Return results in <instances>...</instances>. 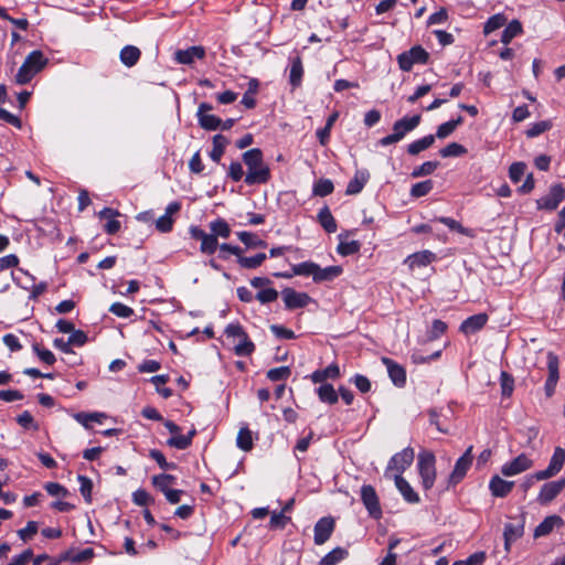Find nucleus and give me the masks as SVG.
I'll use <instances>...</instances> for the list:
<instances>
[{
	"label": "nucleus",
	"instance_id": "f257e3e1",
	"mask_svg": "<svg viewBox=\"0 0 565 565\" xmlns=\"http://www.w3.org/2000/svg\"><path fill=\"white\" fill-rule=\"evenodd\" d=\"M210 233L196 225L189 228L191 238L200 241V252L204 255H213L218 247V237L228 238L232 230L230 224L224 218H216L209 224Z\"/></svg>",
	"mask_w": 565,
	"mask_h": 565
},
{
	"label": "nucleus",
	"instance_id": "f03ea898",
	"mask_svg": "<svg viewBox=\"0 0 565 565\" xmlns=\"http://www.w3.org/2000/svg\"><path fill=\"white\" fill-rule=\"evenodd\" d=\"M242 160L247 167L244 182L247 185L266 184L271 178L268 164L264 161V153L259 148H253L242 154Z\"/></svg>",
	"mask_w": 565,
	"mask_h": 565
},
{
	"label": "nucleus",
	"instance_id": "7ed1b4c3",
	"mask_svg": "<svg viewBox=\"0 0 565 565\" xmlns=\"http://www.w3.org/2000/svg\"><path fill=\"white\" fill-rule=\"evenodd\" d=\"M47 63L49 58L44 56L42 51L34 50L30 52L15 74V83L19 85L30 83L32 78L47 65Z\"/></svg>",
	"mask_w": 565,
	"mask_h": 565
},
{
	"label": "nucleus",
	"instance_id": "20e7f679",
	"mask_svg": "<svg viewBox=\"0 0 565 565\" xmlns=\"http://www.w3.org/2000/svg\"><path fill=\"white\" fill-rule=\"evenodd\" d=\"M422 116L419 114L413 116H404L396 120L393 125L392 134L381 138L377 143L386 147L403 140L407 134L412 132L420 124Z\"/></svg>",
	"mask_w": 565,
	"mask_h": 565
},
{
	"label": "nucleus",
	"instance_id": "39448f33",
	"mask_svg": "<svg viewBox=\"0 0 565 565\" xmlns=\"http://www.w3.org/2000/svg\"><path fill=\"white\" fill-rule=\"evenodd\" d=\"M418 473L422 479V486L425 490H430L436 480V457L431 451L424 450L417 458Z\"/></svg>",
	"mask_w": 565,
	"mask_h": 565
},
{
	"label": "nucleus",
	"instance_id": "423d86ee",
	"mask_svg": "<svg viewBox=\"0 0 565 565\" xmlns=\"http://www.w3.org/2000/svg\"><path fill=\"white\" fill-rule=\"evenodd\" d=\"M428 61L429 53L422 45H415L397 55V63L403 72H411L415 64L425 65Z\"/></svg>",
	"mask_w": 565,
	"mask_h": 565
},
{
	"label": "nucleus",
	"instance_id": "0eeeda50",
	"mask_svg": "<svg viewBox=\"0 0 565 565\" xmlns=\"http://www.w3.org/2000/svg\"><path fill=\"white\" fill-rule=\"evenodd\" d=\"M472 448V446H469L462 456L457 459L455 467L448 477L447 488L457 486L466 477L473 459Z\"/></svg>",
	"mask_w": 565,
	"mask_h": 565
},
{
	"label": "nucleus",
	"instance_id": "6e6552de",
	"mask_svg": "<svg viewBox=\"0 0 565 565\" xmlns=\"http://www.w3.org/2000/svg\"><path fill=\"white\" fill-rule=\"evenodd\" d=\"M414 457L415 452L412 447H406L402 451L395 454L387 463L385 476L388 477L391 471H395V475L402 476V473L413 463Z\"/></svg>",
	"mask_w": 565,
	"mask_h": 565
},
{
	"label": "nucleus",
	"instance_id": "1a4fd4ad",
	"mask_svg": "<svg viewBox=\"0 0 565 565\" xmlns=\"http://www.w3.org/2000/svg\"><path fill=\"white\" fill-rule=\"evenodd\" d=\"M565 200V188L562 183L553 184L547 194L536 200L539 210L554 211Z\"/></svg>",
	"mask_w": 565,
	"mask_h": 565
},
{
	"label": "nucleus",
	"instance_id": "9d476101",
	"mask_svg": "<svg viewBox=\"0 0 565 565\" xmlns=\"http://www.w3.org/2000/svg\"><path fill=\"white\" fill-rule=\"evenodd\" d=\"M548 375L545 381L544 391L546 397H552L555 393L557 382L559 380V360L558 356L550 351L546 354Z\"/></svg>",
	"mask_w": 565,
	"mask_h": 565
},
{
	"label": "nucleus",
	"instance_id": "9b49d317",
	"mask_svg": "<svg viewBox=\"0 0 565 565\" xmlns=\"http://www.w3.org/2000/svg\"><path fill=\"white\" fill-rule=\"evenodd\" d=\"M361 500L371 518L379 520L382 518V509L377 493L373 486L364 484L361 488Z\"/></svg>",
	"mask_w": 565,
	"mask_h": 565
},
{
	"label": "nucleus",
	"instance_id": "f8f14e48",
	"mask_svg": "<svg viewBox=\"0 0 565 565\" xmlns=\"http://www.w3.org/2000/svg\"><path fill=\"white\" fill-rule=\"evenodd\" d=\"M281 296L288 310L305 308L312 301V298L307 292H299L290 287L284 288Z\"/></svg>",
	"mask_w": 565,
	"mask_h": 565
},
{
	"label": "nucleus",
	"instance_id": "ddd939ff",
	"mask_svg": "<svg viewBox=\"0 0 565 565\" xmlns=\"http://www.w3.org/2000/svg\"><path fill=\"white\" fill-rule=\"evenodd\" d=\"M335 529V521L332 516L319 519L313 527V542L316 545L324 544L332 535Z\"/></svg>",
	"mask_w": 565,
	"mask_h": 565
},
{
	"label": "nucleus",
	"instance_id": "4468645a",
	"mask_svg": "<svg viewBox=\"0 0 565 565\" xmlns=\"http://www.w3.org/2000/svg\"><path fill=\"white\" fill-rule=\"evenodd\" d=\"M565 463V449L556 447L546 469L537 471V478L550 479L556 476L564 467Z\"/></svg>",
	"mask_w": 565,
	"mask_h": 565
},
{
	"label": "nucleus",
	"instance_id": "2eb2a0df",
	"mask_svg": "<svg viewBox=\"0 0 565 565\" xmlns=\"http://www.w3.org/2000/svg\"><path fill=\"white\" fill-rule=\"evenodd\" d=\"M532 466L533 461L525 454H521L513 460L504 463L501 468V472L505 477H512L526 471Z\"/></svg>",
	"mask_w": 565,
	"mask_h": 565
},
{
	"label": "nucleus",
	"instance_id": "dca6fc26",
	"mask_svg": "<svg viewBox=\"0 0 565 565\" xmlns=\"http://www.w3.org/2000/svg\"><path fill=\"white\" fill-rule=\"evenodd\" d=\"M524 524H525V515L522 513V515L516 520L515 523H507L504 525V547L507 551L510 550V545L523 536L524 534Z\"/></svg>",
	"mask_w": 565,
	"mask_h": 565
},
{
	"label": "nucleus",
	"instance_id": "f3484780",
	"mask_svg": "<svg viewBox=\"0 0 565 565\" xmlns=\"http://www.w3.org/2000/svg\"><path fill=\"white\" fill-rule=\"evenodd\" d=\"M565 488V479L546 482L542 486L537 495V501L541 504H547L553 501Z\"/></svg>",
	"mask_w": 565,
	"mask_h": 565
},
{
	"label": "nucleus",
	"instance_id": "a211bd4d",
	"mask_svg": "<svg viewBox=\"0 0 565 565\" xmlns=\"http://www.w3.org/2000/svg\"><path fill=\"white\" fill-rule=\"evenodd\" d=\"M382 363L386 366L388 376L393 384L397 387L406 385V370L401 364L390 358H382Z\"/></svg>",
	"mask_w": 565,
	"mask_h": 565
},
{
	"label": "nucleus",
	"instance_id": "6ab92c4d",
	"mask_svg": "<svg viewBox=\"0 0 565 565\" xmlns=\"http://www.w3.org/2000/svg\"><path fill=\"white\" fill-rule=\"evenodd\" d=\"M181 209V204L177 201L171 202L167 209L166 213L160 216L156 221V228L160 233H170L173 228L174 220L172 217L173 214L178 213Z\"/></svg>",
	"mask_w": 565,
	"mask_h": 565
},
{
	"label": "nucleus",
	"instance_id": "aec40b11",
	"mask_svg": "<svg viewBox=\"0 0 565 565\" xmlns=\"http://www.w3.org/2000/svg\"><path fill=\"white\" fill-rule=\"evenodd\" d=\"M205 56V50L203 46L193 45L186 50H178L174 53V60L179 64L190 65L195 60H202Z\"/></svg>",
	"mask_w": 565,
	"mask_h": 565
},
{
	"label": "nucleus",
	"instance_id": "412c9836",
	"mask_svg": "<svg viewBox=\"0 0 565 565\" xmlns=\"http://www.w3.org/2000/svg\"><path fill=\"white\" fill-rule=\"evenodd\" d=\"M488 319V315L483 312L470 316L461 322L459 330L465 334L476 333L487 324Z\"/></svg>",
	"mask_w": 565,
	"mask_h": 565
},
{
	"label": "nucleus",
	"instance_id": "4be33fe9",
	"mask_svg": "<svg viewBox=\"0 0 565 565\" xmlns=\"http://www.w3.org/2000/svg\"><path fill=\"white\" fill-rule=\"evenodd\" d=\"M290 62V71H289V84L292 89H296L301 86L302 77H303V65L302 58L299 54L289 57Z\"/></svg>",
	"mask_w": 565,
	"mask_h": 565
},
{
	"label": "nucleus",
	"instance_id": "5701e85b",
	"mask_svg": "<svg viewBox=\"0 0 565 565\" xmlns=\"http://www.w3.org/2000/svg\"><path fill=\"white\" fill-rule=\"evenodd\" d=\"M513 487V481H507L498 475L493 476L489 482V490L495 498H505L512 491Z\"/></svg>",
	"mask_w": 565,
	"mask_h": 565
},
{
	"label": "nucleus",
	"instance_id": "b1692460",
	"mask_svg": "<svg viewBox=\"0 0 565 565\" xmlns=\"http://www.w3.org/2000/svg\"><path fill=\"white\" fill-rule=\"evenodd\" d=\"M435 260L436 254L430 250H420L407 256L405 264L409 269H414L415 267H426Z\"/></svg>",
	"mask_w": 565,
	"mask_h": 565
},
{
	"label": "nucleus",
	"instance_id": "393cba45",
	"mask_svg": "<svg viewBox=\"0 0 565 565\" xmlns=\"http://www.w3.org/2000/svg\"><path fill=\"white\" fill-rule=\"evenodd\" d=\"M395 486L404 500L408 503H418L420 501L418 493L412 488L409 482L399 475H394Z\"/></svg>",
	"mask_w": 565,
	"mask_h": 565
},
{
	"label": "nucleus",
	"instance_id": "a878e982",
	"mask_svg": "<svg viewBox=\"0 0 565 565\" xmlns=\"http://www.w3.org/2000/svg\"><path fill=\"white\" fill-rule=\"evenodd\" d=\"M564 525V521L559 515L546 516L534 530V537L548 535L555 527Z\"/></svg>",
	"mask_w": 565,
	"mask_h": 565
},
{
	"label": "nucleus",
	"instance_id": "bb28decb",
	"mask_svg": "<svg viewBox=\"0 0 565 565\" xmlns=\"http://www.w3.org/2000/svg\"><path fill=\"white\" fill-rule=\"evenodd\" d=\"M370 179V173L367 170H358L354 177L349 181L345 190L347 195H355L359 194Z\"/></svg>",
	"mask_w": 565,
	"mask_h": 565
},
{
	"label": "nucleus",
	"instance_id": "cd10ccee",
	"mask_svg": "<svg viewBox=\"0 0 565 565\" xmlns=\"http://www.w3.org/2000/svg\"><path fill=\"white\" fill-rule=\"evenodd\" d=\"M341 376L340 367L337 363H331L326 369L316 370L311 373L310 380L315 383H324L326 380H337Z\"/></svg>",
	"mask_w": 565,
	"mask_h": 565
},
{
	"label": "nucleus",
	"instance_id": "c85d7f7f",
	"mask_svg": "<svg viewBox=\"0 0 565 565\" xmlns=\"http://www.w3.org/2000/svg\"><path fill=\"white\" fill-rule=\"evenodd\" d=\"M343 269L341 266H328L326 268H321L318 265V269L313 275V281L317 284L323 281H332L338 278L342 274Z\"/></svg>",
	"mask_w": 565,
	"mask_h": 565
},
{
	"label": "nucleus",
	"instance_id": "c756f323",
	"mask_svg": "<svg viewBox=\"0 0 565 565\" xmlns=\"http://www.w3.org/2000/svg\"><path fill=\"white\" fill-rule=\"evenodd\" d=\"M95 555V552L92 547L84 548L77 553H75L73 550H68L60 555L58 561H70L72 563H83L90 561Z\"/></svg>",
	"mask_w": 565,
	"mask_h": 565
},
{
	"label": "nucleus",
	"instance_id": "7c9ffc66",
	"mask_svg": "<svg viewBox=\"0 0 565 565\" xmlns=\"http://www.w3.org/2000/svg\"><path fill=\"white\" fill-rule=\"evenodd\" d=\"M141 57V51L135 45H126L120 50L119 60L127 66H135Z\"/></svg>",
	"mask_w": 565,
	"mask_h": 565
},
{
	"label": "nucleus",
	"instance_id": "2f4dec72",
	"mask_svg": "<svg viewBox=\"0 0 565 565\" xmlns=\"http://www.w3.org/2000/svg\"><path fill=\"white\" fill-rule=\"evenodd\" d=\"M321 385L316 388V393L319 397V401L329 405H333L339 401V394L334 390L332 384L329 383H320Z\"/></svg>",
	"mask_w": 565,
	"mask_h": 565
},
{
	"label": "nucleus",
	"instance_id": "473e14b6",
	"mask_svg": "<svg viewBox=\"0 0 565 565\" xmlns=\"http://www.w3.org/2000/svg\"><path fill=\"white\" fill-rule=\"evenodd\" d=\"M318 222L323 227L327 233L337 232L338 225L337 222L329 209V206L324 205L318 213Z\"/></svg>",
	"mask_w": 565,
	"mask_h": 565
},
{
	"label": "nucleus",
	"instance_id": "72a5a7b5",
	"mask_svg": "<svg viewBox=\"0 0 565 565\" xmlns=\"http://www.w3.org/2000/svg\"><path fill=\"white\" fill-rule=\"evenodd\" d=\"M435 142L434 135L424 136L420 139L414 140L413 142L407 145V153L411 156H417L422 151L430 148Z\"/></svg>",
	"mask_w": 565,
	"mask_h": 565
},
{
	"label": "nucleus",
	"instance_id": "f704fd0d",
	"mask_svg": "<svg viewBox=\"0 0 565 565\" xmlns=\"http://www.w3.org/2000/svg\"><path fill=\"white\" fill-rule=\"evenodd\" d=\"M227 145H228V139L225 136H223L221 134L215 135L213 137V148L210 151V158L214 162L220 163Z\"/></svg>",
	"mask_w": 565,
	"mask_h": 565
},
{
	"label": "nucleus",
	"instance_id": "c9c22d12",
	"mask_svg": "<svg viewBox=\"0 0 565 565\" xmlns=\"http://www.w3.org/2000/svg\"><path fill=\"white\" fill-rule=\"evenodd\" d=\"M349 556L348 550L343 547H335L326 554L318 563V565H337Z\"/></svg>",
	"mask_w": 565,
	"mask_h": 565
},
{
	"label": "nucleus",
	"instance_id": "e433bc0d",
	"mask_svg": "<svg viewBox=\"0 0 565 565\" xmlns=\"http://www.w3.org/2000/svg\"><path fill=\"white\" fill-rule=\"evenodd\" d=\"M462 122H463V117L458 116L455 119H451L449 121H446V122L439 125L437 128L436 135H434L435 139L436 138H439V139L447 138L457 129L458 126L462 125Z\"/></svg>",
	"mask_w": 565,
	"mask_h": 565
},
{
	"label": "nucleus",
	"instance_id": "4c0bfd02",
	"mask_svg": "<svg viewBox=\"0 0 565 565\" xmlns=\"http://www.w3.org/2000/svg\"><path fill=\"white\" fill-rule=\"evenodd\" d=\"M437 221L444 225H446L449 230L456 231L465 236L468 237H475V231L472 228H468L462 226L458 221L447 217V216H440L437 218Z\"/></svg>",
	"mask_w": 565,
	"mask_h": 565
},
{
	"label": "nucleus",
	"instance_id": "58836bf2",
	"mask_svg": "<svg viewBox=\"0 0 565 565\" xmlns=\"http://www.w3.org/2000/svg\"><path fill=\"white\" fill-rule=\"evenodd\" d=\"M342 238H343V234H340L339 235L340 243L337 247V252L341 256H350V255H354L360 252L362 245L359 241L345 242Z\"/></svg>",
	"mask_w": 565,
	"mask_h": 565
},
{
	"label": "nucleus",
	"instance_id": "ea45409f",
	"mask_svg": "<svg viewBox=\"0 0 565 565\" xmlns=\"http://www.w3.org/2000/svg\"><path fill=\"white\" fill-rule=\"evenodd\" d=\"M522 24L519 20H512L501 34V42L509 44L515 36L522 33Z\"/></svg>",
	"mask_w": 565,
	"mask_h": 565
},
{
	"label": "nucleus",
	"instance_id": "a19ab883",
	"mask_svg": "<svg viewBox=\"0 0 565 565\" xmlns=\"http://www.w3.org/2000/svg\"><path fill=\"white\" fill-rule=\"evenodd\" d=\"M200 127L206 131H214L220 128L222 119L215 115L206 114L198 118Z\"/></svg>",
	"mask_w": 565,
	"mask_h": 565
},
{
	"label": "nucleus",
	"instance_id": "79ce46f5",
	"mask_svg": "<svg viewBox=\"0 0 565 565\" xmlns=\"http://www.w3.org/2000/svg\"><path fill=\"white\" fill-rule=\"evenodd\" d=\"M334 190L333 182L330 179H319L315 184L312 189V193L316 196H327L331 194Z\"/></svg>",
	"mask_w": 565,
	"mask_h": 565
},
{
	"label": "nucleus",
	"instance_id": "37998d69",
	"mask_svg": "<svg viewBox=\"0 0 565 565\" xmlns=\"http://www.w3.org/2000/svg\"><path fill=\"white\" fill-rule=\"evenodd\" d=\"M236 445L244 451H249L253 448L252 431L247 427H242L237 434Z\"/></svg>",
	"mask_w": 565,
	"mask_h": 565
},
{
	"label": "nucleus",
	"instance_id": "c03bdc74",
	"mask_svg": "<svg viewBox=\"0 0 565 565\" xmlns=\"http://www.w3.org/2000/svg\"><path fill=\"white\" fill-rule=\"evenodd\" d=\"M237 237L242 243H244L247 247H266L267 243L264 239H260L256 234L250 232H238Z\"/></svg>",
	"mask_w": 565,
	"mask_h": 565
},
{
	"label": "nucleus",
	"instance_id": "a18cd8bd",
	"mask_svg": "<svg viewBox=\"0 0 565 565\" xmlns=\"http://www.w3.org/2000/svg\"><path fill=\"white\" fill-rule=\"evenodd\" d=\"M177 478L172 475L168 473H161L153 476L151 478V483L153 487H156L159 491H164L170 488L171 484L175 482Z\"/></svg>",
	"mask_w": 565,
	"mask_h": 565
},
{
	"label": "nucleus",
	"instance_id": "49530a36",
	"mask_svg": "<svg viewBox=\"0 0 565 565\" xmlns=\"http://www.w3.org/2000/svg\"><path fill=\"white\" fill-rule=\"evenodd\" d=\"M468 152L467 148L458 142H450L439 150L443 158L460 157Z\"/></svg>",
	"mask_w": 565,
	"mask_h": 565
},
{
	"label": "nucleus",
	"instance_id": "de8ad7c7",
	"mask_svg": "<svg viewBox=\"0 0 565 565\" xmlns=\"http://www.w3.org/2000/svg\"><path fill=\"white\" fill-rule=\"evenodd\" d=\"M255 351V344L249 337L241 338L239 343L234 347V353L237 356H249Z\"/></svg>",
	"mask_w": 565,
	"mask_h": 565
},
{
	"label": "nucleus",
	"instance_id": "09e8293b",
	"mask_svg": "<svg viewBox=\"0 0 565 565\" xmlns=\"http://www.w3.org/2000/svg\"><path fill=\"white\" fill-rule=\"evenodd\" d=\"M294 274L297 276H312L318 269V264L313 262H302L296 265H292Z\"/></svg>",
	"mask_w": 565,
	"mask_h": 565
},
{
	"label": "nucleus",
	"instance_id": "8fccbe9b",
	"mask_svg": "<svg viewBox=\"0 0 565 565\" xmlns=\"http://www.w3.org/2000/svg\"><path fill=\"white\" fill-rule=\"evenodd\" d=\"M553 127L551 120H541L531 125V127L525 131L527 138H534L540 136L541 134L548 131Z\"/></svg>",
	"mask_w": 565,
	"mask_h": 565
},
{
	"label": "nucleus",
	"instance_id": "3c124183",
	"mask_svg": "<svg viewBox=\"0 0 565 565\" xmlns=\"http://www.w3.org/2000/svg\"><path fill=\"white\" fill-rule=\"evenodd\" d=\"M434 188V182L431 180H425L422 182H417L411 188V195L413 198H422L427 195Z\"/></svg>",
	"mask_w": 565,
	"mask_h": 565
},
{
	"label": "nucleus",
	"instance_id": "603ef678",
	"mask_svg": "<svg viewBox=\"0 0 565 565\" xmlns=\"http://www.w3.org/2000/svg\"><path fill=\"white\" fill-rule=\"evenodd\" d=\"M439 166V162L438 161H426L424 163H422L420 166L416 167L411 175L413 178H420V177H425V175H429L431 173H434V171L438 168Z\"/></svg>",
	"mask_w": 565,
	"mask_h": 565
},
{
	"label": "nucleus",
	"instance_id": "864d4df0",
	"mask_svg": "<svg viewBox=\"0 0 565 565\" xmlns=\"http://www.w3.org/2000/svg\"><path fill=\"white\" fill-rule=\"evenodd\" d=\"M291 375L289 366L274 367L267 371V379L271 382L285 381Z\"/></svg>",
	"mask_w": 565,
	"mask_h": 565
},
{
	"label": "nucleus",
	"instance_id": "5fc2aeb1",
	"mask_svg": "<svg viewBox=\"0 0 565 565\" xmlns=\"http://www.w3.org/2000/svg\"><path fill=\"white\" fill-rule=\"evenodd\" d=\"M447 323L443 320L435 319L431 323L430 329L427 332V339L434 341L439 339L447 331Z\"/></svg>",
	"mask_w": 565,
	"mask_h": 565
},
{
	"label": "nucleus",
	"instance_id": "6e6d98bb",
	"mask_svg": "<svg viewBox=\"0 0 565 565\" xmlns=\"http://www.w3.org/2000/svg\"><path fill=\"white\" fill-rule=\"evenodd\" d=\"M217 249L220 250L218 257L223 260H227L230 255H235L238 258L239 254H243V249L239 246L228 243L218 244Z\"/></svg>",
	"mask_w": 565,
	"mask_h": 565
},
{
	"label": "nucleus",
	"instance_id": "4d7b16f0",
	"mask_svg": "<svg viewBox=\"0 0 565 565\" xmlns=\"http://www.w3.org/2000/svg\"><path fill=\"white\" fill-rule=\"evenodd\" d=\"M77 480L81 486L79 487L81 494L83 495L84 500L87 503H90L92 502L93 481L88 477L83 476V475H78Z\"/></svg>",
	"mask_w": 565,
	"mask_h": 565
},
{
	"label": "nucleus",
	"instance_id": "13d9d810",
	"mask_svg": "<svg viewBox=\"0 0 565 565\" xmlns=\"http://www.w3.org/2000/svg\"><path fill=\"white\" fill-rule=\"evenodd\" d=\"M290 521V516H287L281 512H273L269 520V529L284 530Z\"/></svg>",
	"mask_w": 565,
	"mask_h": 565
},
{
	"label": "nucleus",
	"instance_id": "bf43d9fd",
	"mask_svg": "<svg viewBox=\"0 0 565 565\" xmlns=\"http://www.w3.org/2000/svg\"><path fill=\"white\" fill-rule=\"evenodd\" d=\"M15 420L24 429L39 430V424L34 420L32 414L29 411H24L18 415Z\"/></svg>",
	"mask_w": 565,
	"mask_h": 565
},
{
	"label": "nucleus",
	"instance_id": "052dcab7",
	"mask_svg": "<svg viewBox=\"0 0 565 565\" xmlns=\"http://www.w3.org/2000/svg\"><path fill=\"white\" fill-rule=\"evenodd\" d=\"M32 349L42 362L49 365H53L56 362L55 355L49 349L42 348L39 343H34Z\"/></svg>",
	"mask_w": 565,
	"mask_h": 565
},
{
	"label": "nucleus",
	"instance_id": "680f3d73",
	"mask_svg": "<svg viewBox=\"0 0 565 565\" xmlns=\"http://www.w3.org/2000/svg\"><path fill=\"white\" fill-rule=\"evenodd\" d=\"M167 445L179 450H184L191 446V440L190 437H186L185 435L177 434L167 440Z\"/></svg>",
	"mask_w": 565,
	"mask_h": 565
},
{
	"label": "nucleus",
	"instance_id": "e2e57ef3",
	"mask_svg": "<svg viewBox=\"0 0 565 565\" xmlns=\"http://www.w3.org/2000/svg\"><path fill=\"white\" fill-rule=\"evenodd\" d=\"M501 393L503 396H511L514 388V379L511 374L505 371L501 372L500 375Z\"/></svg>",
	"mask_w": 565,
	"mask_h": 565
},
{
	"label": "nucleus",
	"instance_id": "0e129e2a",
	"mask_svg": "<svg viewBox=\"0 0 565 565\" xmlns=\"http://www.w3.org/2000/svg\"><path fill=\"white\" fill-rule=\"evenodd\" d=\"M278 291L274 288H265L259 290L255 299H257L262 305L270 303L277 300Z\"/></svg>",
	"mask_w": 565,
	"mask_h": 565
},
{
	"label": "nucleus",
	"instance_id": "69168bd1",
	"mask_svg": "<svg viewBox=\"0 0 565 565\" xmlns=\"http://www.w3.org/2000/svg\"><path fill=\"white\" fill-rule=\"evenodd\" d=\"M505 23V18L503 14H494L488 19V21L484 24V33L489 34L501 26H503Z\"/></svg>",
	"mask_w": 565,
	"mask_h": 565
},
{
	"label": "nucleus",
	"instance_id": "338daca9",
	"mask_svg": "<svg viewBox=\"0 0 565 565\" xmlns=\"http://www.w3.org/2000/svg\"><path fill=\"white\" fill-rule=\"evenodd\" d=\"M132 502L139 507H147L153 503V498L145 489H138L132 493Z\"/></svg>",
	"mask_w": 565,
	"mask_h": 565
},
{
	"label": "nucleus",
	"instance_id": "774afa93",
	"mask_svg": "<svg viewBox=\"0 0 565 565\" xmlns=\"http://www.w3.org/2000/svg\"><path fill=\"white\" fill-rule=\"evenodd\" d=\"M486 557V552L480 551L471 554L467 559L455 562L452 565H482Z\"/></svg>",
	"mask_w": 565,
	"mask_h": 565
}]
</instances>
